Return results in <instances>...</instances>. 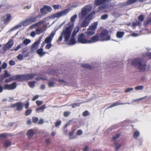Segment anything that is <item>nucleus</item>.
I'll return each instance as SVG.
<instances>
[{
	"mask_svg": "<svg viewBox=\"0 0 151 151\" xmlns=\"http://www.w3.org/2000/svg\"><path fill=\"white\" fill-rule=\"evenodd\" d=\"M22 46V45L21 44H20L18 45L15 48H14L13 50L16 51L18 50L19 49H20Z\"/></svg>",
	"mask_w": 151,
	"mask_h": 151,
	"instance_id": "nucleus-47",
	"label": "nucleus"
},
{
	"mask_svg": "<svg viewBox=\"0 0 151 151\" xmlns=\"http://www.w3.org/2000/svg\"><path fill=\"white\" fill-rule=\"evenodd\" d=\"M36 35V33L35 32V31H33L30 34V35L31 37H34Z\"/></svg>",
	"mask_w": 151,
	"mask_h": 151,
	"instance_id": "nucleus-59",
	"label": "nucleus"
},
{
	"mask_svg": "<svg viewBox=\"0 0 151 151\" xmlns=\"http://www.w3.org/2000/svg\"><path fill=\"white\" fill-rule=\"evenodd\" d=\"M89 114L88 112L87 111H85L82 114V115L84 116H86L88 115Z\"/></svg>",
	"mask_w": 151,
	"mask_h": 151,
	"instance_id": "nucleus-49",
	"label": "nucleus"
},
{
	"mask_svg": "<svg viewBox=\"0 0 151 151\" xmlns=\"http://www.w3.org/2000/svg\"><path fill=\"white\" fill-rule=\"evenodd\" d=\"M47 45L45 47V48L46 49H49L52 46V44L51 43H46Z\"/></svg>",
	"mask_w": 151,
	"mask_h": 151,
	"instance_id": "nucleus-38",
	"label": "nucleus"
},
{
	"mask_svg": "<svg viewBox=\"0 0 151 151\" xmlns=\"http://www.w3.org/2000/svg\"><path fill=\"white\" fill-rule=\"evenodd\" d=\"M45 79H46V78H43L42 77H36V78H35V80L36 81H41L42 80H45Z\"/></svg>",
	"mask_w": 151,
	"mask_h": 151,
	"instance_id": "nucleus-37",
	"label": "nucleus"
},
{
	"mask_svg": "<svg viewBox=\"0 0 151 151\" xmlns=\"http://www.w3.org/2000/svg\"><path fill=\"white\" fill-rule=\"evenodd\" d=\"M77 17V14H75L72 16L70 18V21L66 24L68 25L70 27L74 28V22Z\"/></svg>",
	"mask_w": 151,
	"mask_h": 151,
	"instance_id": "nucleus-10",
	"label": "nucleus"
},
{
	"mask_svg": "<svg viewBox=\"0 0 151 151\" xmlns=\"http://www.w3.org/2000/svg\"><path fill=\"white\" fill-rule=\"evenodd\" d=\"M31 42V41L30 40L25 39L24 40L23 43L25 45H27L30 43Z\"/></svg>",
	"mask_w": 151,
	"mask_h": 151,
	"instance_id": "nucleus-30",
	"label": "nucleus"
},
{
	"mask_svg": "<svg viewBox=\"0 0 151 151\" xmlns=\"http://www.w3.org/2000/svg\"><path fill=\"white\" fill-rule=\"evenodd\" d=\"M34 131L32 129L28 130L27 133V135L29 138H31L34 135Z\"/></svg>",
	"mask_w": 151,
	"mask_h": 151,
	"instance_id": "nucleus-21",
	"label": "nucleus"
},
{
	"mask_svg": "<svg viewBox=\"0 0 151 151\" xmlns=\"http://www.w3.org/2000/svg\"><path fill=\"white\" fill-rule=\"evenodd\" d=\"M35 82L34 81L28 82L29 87L31 88H33L35 86Z\"/></svg>",
	"mask_w": 151,
	"mask_h": 151,
	"instance_id": "nucleus-29",
	"label": "nucleus"
},
{
	"mask_svg": "<svg viewBox=\"0 0 151 151\" xmlns=\"http://www.w3.org/2000/svg\"><path fill=\"white\" fill-rule=\"evenodd\" d=\"M23 104L20 102L17 103L16 109L18 111H21L22 109Z\"/></svg>",
	"mask_w": 151,
	"mask_h": 151,
	"instance_id": "nucleus-22",
	"label": "nucleus"
},
{
	"mask_svg": "<svg viewBox=\"0 0 151 151\" xmlns=\"http://www.w3.org/2000/svg\"><path fill=\"white\" fill-rule=\"evenodd\" d=\"M48 85L49 87H53L54 86V83L51 81H49L48 83Z\"/></svg>",
	"mask_w": 151,
	"mask_h": 151,
	"instance_id": "nucleus-42",
	"label": "nucleus"
},
{
	"mask_svg": "<svg viewBox=\"0 0 151 151\" xmlns=\"http://www.w3.org/2000/svg\"><path fill=\"white\" fill-rule=\"evenodd\" d=\"M123 104L122 103H120L119 102H116L115 103H114L112 105H111L109 106V108H111L114 106H117V105H119L122 104Z\"/></svg>",
	"mask_w": 151,
	"mask_h": 151,
	"instance_id": "nucleus-31",
	"label": "nucleus"
},
{
	"mask_svg": "<svg viewBox=\"0 0 151 151\" xmlns=\"http://www.w3.org/2000/svg\"><path fill=\"white\" fill-rule=\"evenodd\" d=\"M99 37L100 40L101 41L109 40L110 36L109 35V32L106 30H104L101 33Z\"/></svg>",
	"mask_w": 151,
	"mask_h": 151,
	"instance_id": "nucleus-3",
	"label": "nucleus"
},
{
	"mask_svg": "<svg viewBox=\"0 0 151 151\" xmlns=\"http://www.w3.org/2000/svg\"><path fill=\"white\" fill-rule=\"evenodd\" d=\"M90 11L89 7L85 6L82 9L81 12L79 14L78 16L80 18H83Z\"/></svg>",
	"mask_w": 151,
	"mask_h": 151,
	"instance_id": "nucleus-6",
	"label": "nucleus"
},
{
	"mask_svg": "<svg viewBox=\"0 0 151 151\" xmlns=\"http://www.w3.org/2000/svg\"><path fill=\"white\" fill-rule=\"evenodd\" d=\"M40 43V40H37L32 45L31 47V50L32 52H34L37 48Z\"/></svg>",
	"mask_w": 151,
	"mask_h": 151,
	"instance_id": "nucleus-15",
	"label": "nucleus"
},
{
	"mask_svg": "<svg viewBox=\"0 0 151 151\" xmlns=\"http://www.w3.org/2000/svg\"><path fill=\"white\" fill-rule=\"evenodd\" d=\"M95 33V30H89L85 32L86 34L88 36H91L93 35Z\"/></svg>",
	"mask_w": 151,
	"mask_h": 151,
	"instance_id": "nucleus-25",
	"label": "nucleus"
},
{
	"mask_svg": "<svg viewBox=\"0 0 151 151\" xmlns=\"http://www.w3.org/2000/svg\"><path fill=\"white\" fill-rule=\"evenodd\" d=\"M76 41L73 38L71 39L70 41V43L71 44L73 45L76 43Z\"/></svg>",
	"mask_w": 151,
	"mask_h": 151,
	"instance_id": "nucleus-51",
	"label": "nucleus"
},
{
	"mask_svg": "<svg viewBox=\"0 0 151 151\" xmlns=\"http://www.w3.org/2000/svg\"><path fill=\"white\" fill-rule=\"evenodd\" d=\"M73 28L66 24L65 28L63 29L61 34V36L59 37L58 41H60L62 40V37H64L65 41H67L70 37L71 32Z\"/></svg>",
	"mask_w": 151,
	"mask_h": 151,
	"instance_id": "nucleus-1",
	"label": "nucleus"
},
{
	"mask_svg": "<svg viewBox=\"0 0 151 151\" xmlns=\"http://www.w3.org/2000/svg\"><path fill=\"white\" fill-rule=\"evenodd\" d=\"M81 66L84 68L87 69L91 68V66L87 64L82 63L81 64Z\"/></svg>",
	"mask_w": 151,
	"mask_h": 151,
	"instance_id": "nucleus-26",
	"label": "nucleus"
},
{
	"mask_svg": "<svg viewBox=\"0 0 151 151\" xmlns=\"http://www.w3.org/2000/svg\"><path fill=\"white\" fill-rule=\"evenodd\" d=\"M17 58L20 60H22L23 59V55L21 54H19L17 57Z\"/></svg>",
	"mask_w": 151,
	"mask_h": 151,
	"instance_id": "nucleus-52",
	"label": "nucleus"
},
{
	"mask_svg": "<svg viewBox=\"0 0 151 151\" xmlns=\"http://www.w3.org/2000/svg\"><path fill=\"white\" fill-rule=\"evenodd\" d=\"M12 81H13L12 77H10L8 79H6L5 81L6 83H9Z\"/></svg>",
	"mask_w": 151,
	"mask_h": 151,
	"instance_id": "nucleus-46",
	"label": "nucleus"
},
{
	"mask_svg": "<svg viewBox=\"0 0 151 151\" xmlns=\"http://www.w3.org/2000/svg\"><path fill=\"white\" fill-rule=\"evenodd\" d=\"M10 75L8 73V72L6 70H5L4 71V76L5 78L9 77L10 76Z\"/></svg>",
	"mask_w": 151,
	"mask_h": 151,
	"instance_id": "nucleus-34",
	"label": "nucleus"
},
{
	"mask_svg": "<svg viewBox=\"0 0 151 151\" xmlns=\"http://www.w3.org/2000/svg\"><path fill=\"white\" fill-rule=\"evenodd\" d=\"M16 86V83L14 82L11 84H6L4 85L3 87V88L5 90H12L15 89Z\"/></svg>",
	"mask_w": 151,
	"mask_h": 151,
	"instance_id": "nucleus-9",
	"label": "nucleus"
},
{
	"mask_svg": "<svg viewBox=\"0 0 151 151\" xmlns=\"http://www.w3.org/2000/svg\"><path fill=\"white\" fill-rule=\"evenodd\" d=\"M42 48H40L37 50V53L39 56L42 57L45 54V52L43 51Z\"/></svg>",
	"mask_w": 151,
	"mask_h": 151,
	"instance_id": "nucleus-19",
	"label": "nucleus"
},
{
	"mask_svg": "<svg viewBox=\"0 0 151 151\" xmlns=\"http://www.w3.org/2000/svg\"><path fill=\"white\" fill-rule=\"evenodd\" d=\"M42 30H40L38 29H37L36 30V33L37 35H39L42 33Z\"/></svg>",
	"mask_w": 151,
	"mask_h": 151,
	"instance_id": "nucleus-43",
	"label": "nucleus"
},
{
	"mask_svg": "<svg viewBox=\"0 0 151 151\" xmlns=\"http://www.w3.org/2000/svg\"><path fill=\"white\" fill-rule=\"evenodd\" d=\"M9 63L10 65H15V62L14 61L11 60L9 61Z\"/></svg>",
	"mask_w": 151,
	"mask_h": 151,
	"instance_id": "nucleus-57",
	"label": "nucleus"
},
{
	"mask_svg": "<svg viewBox=\"0 0 151 151\" xmlns=\"http://www.w3.org/2000/svg\"><path fill=\"white\" fill-rule=\"evenodd\" d=\"M77 41L78 42L83 44L88 43V40L85 38V36L83 34L78 35Z\"/></svg>",
	"mask_w": 151,
	"mask_h": 151,
	"instance_id": "nucleus-8",
	"label": "nucleus"
},
{
	"mask_svg": "<svg viewBox=\"0 0 151 151\" xmlns=\"http://www.w3.org/2000/svg\"><path fill=\"white\" fill-rule=\"evenodd\" d=\"M14 42L12 40H10L3 47V49L4 51H6L10 49L13 45Z\"/></svg>",
	"mask_w": 151,
	"mask_h": 151,
	"instance_id": "nucleus-11",
	"label": "nucleus"
},
{
	"mask_svg": "<svg viewBox=\"0 0 151 151\" xmlns=\"http://www.w3.org/2000/svg\"><path fill=\"white\" fill-rule=\"evenodd\" d=\"M79 30V27H76L74 29L73 34H76L78 33Z\"/></svg>",
	"mask_w": 151,
	"mask_h": 151,
	"instance_id": "nucleus-36",
	"label": "nucleus"
},
{
	"mask_svg": "<svg viewBox=\"0 0 151 151\" xmlns=\"http://www.w3.org/2000/svg\"><path fill=\"white\" fill-rule=\"evenodd\" d=\"M135 89L137 91L141 90L142 89V86H139L135 87Z\"/></svg>",
	"mask_w": 151,
	"mask_h": 151,
	"instance_id": "nucleus-56",
	"label": "nucleus"
},
{
	"mask_svg": "<svg viewBox=\"0 0 151 151\" xmlns=\"http://www.w3.org/2000/svg\"><path fill=\"white\" fill-rule=\"evenodd\" d=\"M8 135L4 133L0 134V138H6L8 137Z\"/></svg>",
	"mask_w": 151,
	"mask_h": 151,
	"instance_id": "nucleus-33",
	"label": "nucleus"
},
{
	"mask_svg": "<svg viewBox=\"0 0 151 151\" xmlns=\"http://www.w3.org/2000/svg\"><path fill=\"white\" fill-rule=\"evenodd\" d=\"M45 105H43L40 107L36 109L35 111H38L40 112L39 111H40L41 112H42L45 109Z\"/></svg>",
	"mask_w": 151,
	"mask_h": 151,
	"instance_id": "nucleus-27",
	"label": "nucleus"
},
{
	"mask_svg": "<svg viewBox=\"0 0 151 151\" xmlns=\"http://www.w3.org/2000/svg\"><path fill=\"white\" fill-rule=\"evenodd\" d=\"M13 81H22L24 80L23 75H17L12 76Z\"/></svg>",
	"mask_w": 151,
	"mask_h": 151,
	"instance_id": "nucleus-17",
	"label": "nucleus"
},
{
	"mask_svg": "<svg viewBox=\"0 0 151 151\" xmlns=\"http://www.w3.org/2000/svg\"><path fill=\"white\" fill-rule=\"evenodd\" d=\"M108 17V15H104L102 16L101 17V19H106Z\"/></svg>",
	"mask_w": 151,
	"mask_h": 151,
	"instance_id": "nucleus-64",
	"label": "nucleus"
},
{
	"mask_svg": "<svg viewBox=\"0 0 151 151\" xmlns=\"http://www.w3.org/2000/svg\"><path fill=\"white\" fill-rule=\"evenodd\" d=\"M124 32H117L116 34V37L119 38H122L124 35Z\"/></svg>",
	"mask_w": 151,
	"mask_h": 151,
	"instance_id": "nucleus-23",
	"label": "nucleus"
},
{
	"mask_svg": "<svg viewBox=\"0 0 151 151\" xmlns=\"http://www.w3.org/2000/svg\"><path fill=\"white\" fill-rule=\"evenodd\" d=\"M82 132L81 130H78L77 132V134L78 135H80L82 134Z\"/></svg>",
	"mask_w": 151,
	"mask_h": 151,
	"instance_id": "nucleus-63",
	"label": "nucleus"
},
{
	"mask_svg": "<svg viewBox=\"0 0 151 151\" xmlns=\"http://www.w3.org/2000/svg\"><path fill=\"white\" fill-rule=\"evenodd\" d=\"M80 104V103H75L71 105L72 108H74L78 106Z\"/></svg>",
	"mask_w": 151,
	"mask_h": 151,
	"instance_id": "nucleus-41",
	"label": "nucleus"
},
{
	"mask_svg": "<svg viewBox=\"0 0 151 151\" xmlns=\"http://www.w3.org/2000/svg\"><path fill=\"white\" fill-rule=\"evenodd\" d=\"M57 81L62 84H65V82L63 80L58 79Z\"/></svg>",
	"mask_w": 151,
	"mask_h": 151,
	"instance_id": "nucleus-58",
	"label": "nucleus"
},
{
	"mask_svg": "<svg viewBox=\"0 0 151 151\" xmlns=\"http://www.w3.org/2000/svg\"><path fill=\"white\" fill-rule=\"evenodd\" d=\"M70 114V112L69 111H65L63 115L65 117H67Z\"/></svg>",
	"mask_w": 151,
	"mask_h": 151,
	"instance_id": "nucleus-55",
	"label": "nucleus"
},
{
	"mask_svg": "<svg viewBox=\"0 0 151 151\" xmlns=\"http://www.w3.org/2000/svg\"><path fill=\"white\" fill-rule=\"evenodd\" d=\"M133 89L134 88H128L126 90L125 92L126 93L129 92L133 91Z\"/></svg>",
	"mask_w": 151,
	"mask_h": 151,
	"instance_id": "nucleus-48",
	"label": "nucleus"
},
{
	"mask_svg": "<svg viewBox=\"0 0 151 151\" xmlns=\"http://www.w3.org/2000/svg\"><path fill=\"white\" fill-rule=\"evenodd\" d=\"M69 10L68 9H66L65 10L62 11H61L52 15L51 17L52 18H54L55 17L58 18L61 16L67 14Z\"/></svg>",
	"mask_w": 151,
	"mask_h": 151,
	"instance_id": "nucleus-7",
	"label": "nucleus"
},
{
	"mask_svg": "<svg viewBox=\"0 0 151 151\" xmlns=\"http://www.w3.org/2000/svg\"><path fill=\"white\" fill-rule=\"evenodd\" d=\"M23 106H25V108L27 109L29 107V103L28 102H27L26 104H24V105H23Z\"/></svg>",
	"mask_w": 151,
	"mask_h": 151,
	"instance_id": "nucleus-60",
	"label": "nucleus"
},
{
	"mask_svg": "<svg viewBox=\"0 0 151 151\" xmlns=\"http://www.w3.org/2000/svg\"><path fill=\"white\" fill-rule=\"evenodd\" d=\"M52 10L51 8L48 6H45L43 8L40 9V12L43 15L47 14L48 12L51 11Z\"/></svg>",
	"mask_w": 151,
	"mask_h": 151,
	"instance_id": "nucleus-12",
	"label": "nucleus"
},
{
	"mask_svg": "<svg viewBox=\"0 0 151 151\" xmlns=\"http://www.w3.org/2000/svg\"><path fill=\"white\" fill-rule=\"evenodd\" d=\"M7 66V64L6 63L4 62L1 65V68L3 69H5Z\"/></svg>",
	"mask_w": 151,
	"mask_h": 151,
	"instance_id": "nucleus-40",
	"label": "nucleus"
},
{
	"mask_svg": "<svg viewBox=\"0 0 151 151\" xmlns=\"http://www.w3.org/2000/svg\"><path fill=\"white\" fill-rule=\"evenodd\" d=\"M145 24L146 25L150 24H151V19L148 21L144 22Z\"/></svg>",
	"mask_w": 151,
	"mask_h": 151,
	"instance_id": "nucleus-62",
	"label": "nucleus"
},
{
	"mask_svg": "<svg viewBox=\"0 0 151 151\" xmlns=\"http://www.w3.org/2000/svg\"><path fill=\"white\" fill-rule=\"evenodd\" d=\"M38 119L37 118L33 117L32 118V122L34 123H36L38 120Z\"/></svg>",
	"mask_w": 151,
	"mask_h": 151,
	"instance_id": "nucleus-45",
	"label": "nucleus"
},
{
	"mask_svg": "<svg viewBox=\"0 0 151 151\" xmlns=\"http://www.w3.org/2000/svg\"><path fill=\"white\" fill-rule=\"evenodd\" d=\"M55 34V32H52L49 36L45 39L44 42H43L41 44V47H43L45 43H51Z\"/></svg>",
	"mask_w": 151,
	"mask_h": 151,
	"instance_id": "nucleus-5",
	"label": "nucleus"
},
{
	"mask_svg": "<svg viewBox=\"0 0 151 151\" xmlns=\"http://www.w3.org/2000/svg\"><path fill=\"white\" fill-rule=\"evenodd\" d=\"M32 110L30 109H29L25 112V114L26 116H27L29 115L32 112Z\"/></svg>",
	"mask_w": 151,
	"mask_h": 151,
	"instance_id": "nucleus-39",
	"label": "nucleus"
},
{
	"mask_svg": "<svg viewBox=\"0 0 151 151\" xmlns=\"http://www.w3.org/2000/svg\"><path fill=\"white\" fill-rule=\"evenodd\" d=\"M97 25V23L96 22H94L91 25L89 26L88 30H95L96 28Z\"/></svg>",
	"mask_w": 151,
	"mask_h": 151,
	"instance_id": "nucleus-20",
	"label": "nucleus"
},
{
	"mask_svg": "<svg viewBox=\"0 0 151 151\" xmlns=\"http://www.w3.org/2000/svg\"><path fill=\"white\" fill-rule=\"evenodd\" d=\"M139 132L138 131H136L134 132V138L135 139H137V137L139 136Z\"/></svg>",
	"mask_w": 151,
	"mask_h": 151,
	"instance_id": "nucleus-32",
	"label": "nucleus"
},
{
	"mask_svg": "<svg viewBox=\"0 0 151 151\" xmlns=\"http://www.w3.org/2000/svg\"><path fill=\"white\" fill-rule=\"evenodd\" d=\"M36 76V74H29L23 75L24 80H32Z\"/></svg>",
	"mask_w": 151,
	"mask_h": 151,
	"instance_id": "nucleus-14",
	"label": "nucleus"
},
{
	"mask_svg": "<svg viewBox=\"0 0 151 151\" xmlns=\"http://www.w3.org/2000/svg\"><path fill=\"white\" fill-rule=\"evenodd\" d=\"M44 22L43 21H42L38 22V23L32 24L31 26H30L29 28V29H34L36 27H38L42 24Z\"/></svg>",
	"mask_w": 151,
	"mask_h": 151,
	"instance_id": "nucleus-18",
	"label": "nucleus"
},
{
	"mask_svg": "<svg viewBox=\"0 0 151 151\" xmlns=\"http://www.w3.org/2000/svg\"><path fill=\"white\" fill-rule=\"evenodd\" d=\"M107 8V7L106 6H100L99 7V11L103 10L104 9H105L106 8Z\"/></svg>",
	"mask_w": 151,
	"mask_h": 151,
	"instance_id": "nucleus-44",
	"label": "nucleus"
},
{
	"mask_svg": "<svg viewBox=\"0 0 151 151\" xmlns=\"http://www.w3.org/2000/svg\"><path fill=\"white\" fill-rule=\"evenodd\" d=\"M100 40L99 36L98 35L94 36L90 39L88 40V43L91 44L95 43Z\"/></svg>",
	"mask_w": 151,
	"mask_h": 151,
	"instance_id": "nucleus-13",
	"label": "nucleus"
},
{
	"mask_svg": "<svg viewBox=\"0 0 151 151\" xmlns=\"http://www.w3.org/2000/svg\"><path fill=\"white\" fill-rule=\"evenodd\" d=\"M88 24V22L86 19H85L83 21L81 25V26L82 27H86L87 26Z\"/></svg>",
	"mask_w": 151,
	"mask_h": 151,
	"instance_id": "nucleus-28",
	"label": "nucleus"
},
{
	"mask_svg": "<svg viewBox=\"0 0 151 151\" xmlns=\"http://www.w3.org/2000/svg\"><path fill=\"white\" fill-rule=\"evenodd\" d=\"M36 20V17H32L28 19H27L24 21H23L22 23H20L17 25L14 28L18 29L21 27L22 26H25L28 25L31 23L35 21Z\"/></svg>",
	"mask_w": 151,
	"mask_h": 151,
	"instance_id": "nucleus-2",
	"label": "nucleus"
},
{
	"mask_svg": "<svg viewBox=\"0 0 151 151\" xmlns=\"http://www.w3.org/2000/svg\"><path fill=\"white\" fill-rule=\"evenodd\" d=\"M139 22H133L132 24V26L133 27L135 28L136 25H139Z\"/></svg>",
	"mask_w": 151,
	"mask_h": 151,
	"instance_id": "nucleus-53",
	"label": "nucleus"
},
{
	"mask_svg": "<svg viewBox=\"0 0 151 151\" xmlns=\"http://www.w3.org/2000/svg\"><path fill=\"white\" fill-rule=\"evenodd\" d=\"M138 0H129L127 1V4L128 5L133 4L136 2Z\"/></svg>",
	"mask_w": 151,
	"mask_h": 151,
	"instance_id": "nucleus-35",
	"label": "nucleus"
},
{
	"mask_svg": "<svg viewBox=\"0 0 151 151\" xmlns=\"http://www.w3.org/2000/svg\"><path fill=\"white\" fill-rule=\"evenodd\" d=\"M53 7L55 9H59L60 7V6L58 5H54Z\"/></svg>",
	"mask_w": 151,
	"mask_h": 151,
	"instance_id": "nucleus-61",
	"label": "nucleus"
},
{
	"mask_svg": "<svg viewBox=\"0 0 151 151\" xmlns=\"http://www.w3.org/2000/svg\"><path fill=\"white\" fill-rule=\"evenodd\" d=\"M120 134H117L115 136L113 137V139L114 140H116L120 136Z\"/></svg>",
	"mask_w": 151,
	"mask_h": 151,
	"instance_id": "nucleus-54",
	"label": "nucleus"
},
{
	"mask_svg": "<svg viewBox=\"0 0 151 151\" xmlns=\"http://www.w3.org/2000/svg\"><path fill=\"white\" fill-rule=\"evenodd\" d=\"M11 144V142L10 141L7 140L4 141V146L5 147H7L10 146Z\"/></svg>",
	"mask_w": 151,
	"mask_h": 151,
	"instance_id": "nucleus-24",
	"label": "nucleus"
},
{
	"mask_svg": "<svg viewBox=\"0 0 151 151\" xmlns=\"http://www.w3.org/2000/svg\"><path fill=\"white\" fill-rule=\"evenodd\" d=\"M142 60L141 58H136L131 62L132 65L135 66L139 69H141L142 67Z\"/></svg>",
	"mask_w": 151,
	"mask_h": 151,
	"instance_id": "nucleus-4",
	"label": "nucleus"
},
{
	"mask_svg": "<svg viewBox=\"0 0 151 151\" xmlns=\"http://www.w3.org/2000/svg\"><path fill=\"white\" fill-rule=\"evenodd\" d=\"M36 103L37 105L39 106L43 103V101H37Z\"/></svg>",
	"mask_w": 151,
	"mask_h": 151,
	"instance_id": "nucleus-50",
	"label": "nucleus"
},
{
	"mask_svg": "<svg viewBox=\"0 0 151 151\" xmlns=\"http://www.w3.org/2000/svg\"><path fill=\"white\" fill-rule=\"evenodd\" d=\"M12 16L10 14H7L4 15L1 18V20L4 21V23H5L9 22L12 19Z\"/></svg>",
	"mask_w": 151,
	"mask_h": 151,
	"instance_id": "nucleus-16",
	"label": "nucleus"
}]
</instances>
